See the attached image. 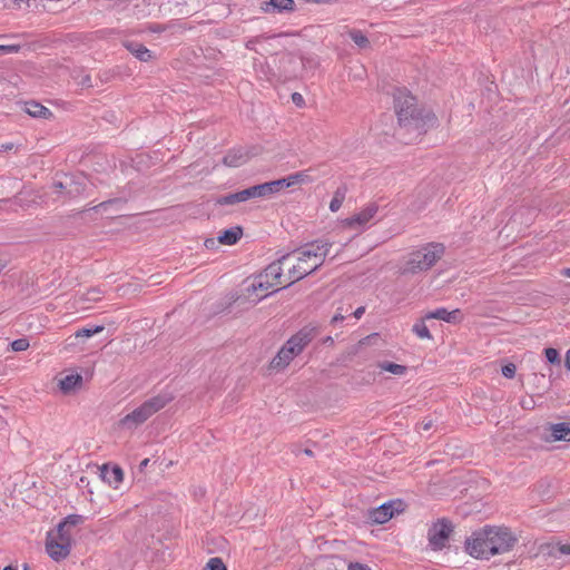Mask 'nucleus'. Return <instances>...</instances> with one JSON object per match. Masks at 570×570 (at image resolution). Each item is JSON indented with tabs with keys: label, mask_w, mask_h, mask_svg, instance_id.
Instances as JSON below:
<instances>
[{
	"label": "nucleus",
	"mask_w": 570,
	"mask_h": 570,
	"mask_svg": "<svg viewBox=\"0 0 570 570\" xmlns=\"http://www.w3.org/2000/svg\"><path fill=\"white\" fill-rule=\"evenodd\" d=\"M332 246L333 243L320 239L283 255L281 262L285 265L288 285L318 269L324 264Z\"/></svg>",
	"instance_id": "1"
},
{
	"label": "nucleus",
	"mask_w": 570,
	"mask_h": 570,
	"mask_svg": "<svg viewBox=\"0 0 570 570\" xmlns=\"http://www.w3.org/2000/svg\"><path fill=\"white\" fill-rule=\"evenodd\" d=\"M394 107L400 125L397 136L401 139H405L403 131L413 134L416 138L435 124L434 115L429 110L419 108L416 99L405 90L399 89L396 91Z\"/></svg>",
	"instance_id": "2"
},
{
	"label": "nucleus",
	"mask_w": 570,
	"mask_h": 570,
	"mask_svg": "<svg viewBox=\"0 0 570 570\" xmlns=\"http://www.w3.org/2000/svg\"><path fill=\"white\" fill-rule=\"evenodd\" d=\"M315 335V327H303L299 332L293 335L279 350L277 355L272 360L271 367L274 370L285 368L291 363V361L304 350V347L314 338Z\"/></svg>",
	"instance_id": "3"
},
{
	"label": "nucleus",
	"mask_w": 570,
	"mask_h": 570,
	"mask_svg": "<svg viewBox=\"0 0 570 570\" xmlns=\"http://www.w3.org/2000/svg\"><path fill=\"white\" fill-rule=\"evenodd\" d=\"M444 254V246L440 243H430L410 254L402 274H417L429 271L441 259Z\"/></svg>",
	"instance_id": "4"
},
{
	"label": "nucleus",
	"mask_w": 570,
	"mask_h": 570,
	"mask_svg": "<svg viewBox=\"0 0 570 570\" xmlns=\"http://www.w3.org/2000/svg\"><path fill=\"white\" fill-rule=\"evenodd\" d=\"M171 401V396L169 395H157L139 407L134 410L131 413L127 414L121 421V425L126 428H135L141 423H144L148 417H150L154 413L163 409L168 402Z\"/></svg>",
	"instance_id": "5"
},
{
	"label": "nucleus",
	"mask_w": 570,
	"mask_h": 570,
	"mask_svg": "<svg viewBox=\"0 0 570 570\" xmlns=\"http://www.w3.org/2000/svg\"><path fill=\"white\" fill-rule=\"evenodd\" d=\"M72 542L73 533L62 532L59 528H56L47 534L46 550L51 559L60 561L70 554Z\"/></svg>",
	"instance_id": "6"
},
{
	"label": "nucleus",
	"mask_w": 570,
	"mask_h": 570,
	"mask_svg": "<svg viewBox=\"0 0 570 570\" xmlns=\"http://www.w3.org/2000/svg\"><path fill=\"white\" fill-rule=\"evenodd\" d=\"M488 529V543L491 546V556L509 551L515 539L508 529L502 528H487Z\"/></svg>",
	"instance_id": "7"
},
{
	"label": "nucleus",
	"mask_w": 570,
	"mask_h": 570,
	"mask_svg": "<svg viewBox=\"0 0 570 570\" xmlns=\"http://www.w3.org/2000/svg\"><path fill=\"white\" fill-rule=\"evenodd\" d=\"M453 532L452 522L448 519H440L429 529L428 538L433 550H442Z\"/></svg>",
	"instance_id": "8"
},
{
	"label": "nucleus",
	"mask_w": 570,
	"mask_h": 570,
	"mask_svg": "<svg viewBox=\"0 0 570 570\" xmlns=\"http://www.w3.org/2000/svg\"><path fill=\"white\" fill-rule=\"evenodd\" d=\"M488 529L474 532L472 538L465 542L468 553L474 558L489 559L491 557V546L488 543Z\"/></svg>",
	"instance_id": "9"
},
{
	"label": "nucleus",
	"mask_w": 570,
	"mask_h": 570,
	"mask_svg": "<svg viewBox=\"0 0 570 570\" xmlns=\"http://www.w3.org/2000/svg\"><path fill=\"white\" fill-rule=\"evenodd\" d=\"M405 504L402 500H392L383 503L376 509L368 511V518L373 523L383 524L392 519L395 514L403 512Z\"/></svg>",
	"instance_id": "10"
},
{
	"label": "nucleus",
	"mask_w": 570,
	"mask_h": 570,
	"mask_svg": "<svg viewBox=\"0 0 570 570\" xmlns=\"http://www.w3.org/2000/svg\"><path fill=\"white\" fill-rule=\"evenodd\" d=\"M377 213V206L370 205L354 216L346 218L344 225L350 228L365 226Z\"/></svg>",
	"instance_id": "11"
},
{
	"label": "nucleus",
	"mask_w": 570,
	"mask_h": 570,
	"mask_svg": "<svg viewBox=\"0 0 570 570\" xmlns=\"http://www.w3.org/2000/svg\"><path fill=\"white\" fill-rule=\"evenodd\" d=\"M283 267H285L284 263L281 262V258L277 259L276 262H273L272 264H269L265 271L263 273H261V275L271 281L272 283H275V285L277 284H282L283 281H282V277H286L285 274H283ZM285 281H288L287 278H285Z\"/></svg>",
	"instance_id": "12"
},
{
	"label": "nucleus",
	"mask_w": 570,
	"mask_h": 570,
	"mask_svg": "<svg viewBox=\"0 0 570 570\" xmlns=\"http://www.w3.org/2000/svg\"><path fill=\"white\" fill-rule=\"evenodd\" d=\"M86 189V177L83 175H75L67 178L66 195L69 198L81 195Z\"/></svg>",
	"instance_id": "13"
},
{
	"label": "nucleus",
	"mask_w": 570,
	"mask_h": 570,
	"mask_svg": "<svg viewBox=\"0 0 570 570\" xmlns=\"http://www.w3.org/2000/svg\"><path fill=\"white\" fill-rule=\"evenodd\" d=\"M101 476L109 485L117 488L124 479V472L118 465L109 466L105 464L101 469Z\"/></svg>",
	"instance_id": "14"
},
{
	"label": "nucleus",
	"mask_w": 570,
	"mask_h": 570,
	"mask_svg": "<svg viewBox=\"0 0 570 570\" xmlns=\"http://www.w3.org/2000/svg\"><path fill=\"white\" fill-rule=\"evenodd\" d=\"M295 8L294 0H269L268 2H264L262 9L265 12H284V11H293Z\"/></svg>",
	"instance_id": "15"
},
{
	"label": "nucleus",
	"mask_w": 570,
	"mask_h": 570,
	"mask_svg": "<svg viewBox=\"0 0 570 570\" xmlns=\"http://www.w3.org/2000/svg\"><path fill=\"white\" fill-rule=\"evenodd\" d=\"M23 110L33 118L49 119L52 117V112L47 107L33 100L24 102Z\"/></svg>",
	"instance_id": "16"
},
{
	"label": "nucleus",
	"mask_w": 570,
	"mask_h": 570,
	"mask_svg": "<svg viewBox=\"0 0 570 570\" xmlns=\"http://www.w3.org/2000/svg\"><path fill=\"white\" fill-rule=\"evenodd\" d=\"M249 155L244 149H233L223 159L224 164L228 167H238L247 163Z\"/></svg>",
	"instance_id": "17"
},
{
	"label": "nucleus",
	"mask_w": 570,
	"mask_h": 570,
	"mask_svg": "<svg viewBox=\"0 0 570 570\" xmlns=\"http://www.w3.org/2000/svg\"><path fill=\"white\" fill-rule=\"evenodd\" d=\"M248 199H250V193H249L248 188H246V189H243V190L234 193V194L220 196L217 198L216 203L218 205L232 206V205H236V204L246 202Z\"/></svg>",
	"instance_id": "18"
},
{
	"label": "nucleus",
	"mask_w": 570,
	"mask_h": 570,
	"mask_svg": "<svg viewBox=\"0 0 570 570\" xmlns=\"http://www.w3.org/2000/svg\"><path fill=\"white\" fill-rule=\"evenodd\" d=\"M82 383V376L79 374H69L59 380V387L65 393L68 394L76 390L77 386H80Z\"/></svg>",
	"instance_id": "19"
},
{
	"label": "nucleus",
	"mask_w": 570,
	"mask_h": 570,
	"mask_svg": "<svg viewBox=\"0 0 570 570\" xmlns=\"http://www.w3.org/2000/svg\"><path fill=\"white\" fill-rule=\"evenodd\" d=\"M243 229L239 226L233 227L230 229L224 230L218 236V242L224 245H234L242 237Z\"/></svg>",
	"instance_id": "20"
},
{
	"label": "nucleus",
	"mask_w": 570,
	"mask_h": 570,
	"mask_svg": "<svg viewBox=\"0 0 570 570\" xmlns=\"http://www.w3.org/2000/svg\"><path fill=\"white\" fill-rule=\"evenodd\" d=\"M125 47L140 61H148L151 58V52L139 42H126Z\"/></svg>",
	"instance_id": "21"
},
{
	"label": "nucleus",
	"mask_w": 570,
	"mask_h": 570,
	"mask_svg": "<svg viewBox=\"0 0 570 570\" xmlns=\"http://www.w3.org/2000/svg\"><path fill=\"white\" fill-rule=\"evenodd\" d=\"M85 521V518L82 515H79V514H70L68 515L67 518L63 519V521H61L57 528L60 529V531H66V532H71L73 533V529L83 523Z\"/></svg>",
	"instance_id": "22"
},
{
	"label": "nucleus",
	"mask_w": 570,
	"mask_h": 570,
	"mask_svg": "<svg viewBox=\"0 0 570 570\" xmlns=\"http://www.w3.org/2000/svg\"><path fill=\"white\" fill-rule=\"evenodd\" d=\"M554 441H570V424L558 423L550 428Z\"/></svg>",
	"instance_id": "23"
},
{
	"label": "nucleus",
	"mask_w": 570,
	"mask_h": 570,
	"mask_svg": "<svg viewBox=\"0 0 570 570\" xmlns=\"http://www.w3.org/2000/svg\"><path fill=\"white\" fill-rule=\"evenodd\" d=\"M250 198H263L275 194L271 181L255 185L248 188Z\"/></svg>",
	"instance_id": "24"
},
{
	"label": "nucleus",
	"mask_w": 570,
	"mask_h": 570,
	"mask_svg": "<svg viewBox=\"0 0 570 570\" xmlns=\"http://www.w3.org/2000/svg\"><path fill=\"white\" fill-rule=\"evenodd\" d=\"M275 283H272L271 281L264 278L261 274L257 275L253 283L246 288V292L248 295H252L256 293L257 291H267L268 288L273 287Z\"/></svg>",
	"instance_id": "25"
},
{
	"label": "nucleus",
	"mask_w": 570,
	"mask_h": 570,
	"mask_svg": "<svg viewBox=\"0 0 570 570\" xmlns=\"http://www.w3.org/2000/svg\"><path fill=\"white\" fill-rule=\"evenodd\" d=\"M377 367H380L382 371L390 372L397 376H403L407 371L406 366L387 361L379 362Z\"/></svg>",
	"instance_id": "26"
},
{
	"label": "nucleus",
	"mask_w": 570,
	"mask_h": 570,
	"mask_svg": "<svg viewBox=\"0 0 570 570\" xmlns=\"http://www.w3.org/2000/svg\"><path fill=\"white\" fill-rule=\"evenodd\" d=\"M346 191H347V189L344 186L343 187H338L336 189V191L334 193L333 199L330 203L331 212L335 213V212H337L341 208V206H342V204H343V202L345 199Z\"/></svg>",
	"instance_id": "27"
},
{
	"label": "nucleus",
	"mask_w": 570,
	"mask_h": 570,
	"mask_svg": "<svg viewBox=\"0 0 570 570\" xmlns=\"http://www.w3.org/2000/svg\"><path fill=\"white\" fill-rule=\"evenodd\" d=\"M286 180L288 183V187H291L296 184H303V183L311 181V178L307 175V171H298V173L287 176Z\"/></svg>",
	"instance_id": "28"
},
{
	"label": "nucleus",
	"mask_w": 570,
	"mask_h": 570,
	"mask_svg": "<svg viewBox=\"0 0 570 570\" xmlns=\"http://www.w3.org/2000/svg\"><path fill=\"white\" fill-rule=\"evenodd\" d=\"M350 37L360 48L365 49L370 46L367 37L363 35L360 30L350 31Z\"/></svg>",
	"instance_id": "29"
},
{
	"label": "nucleus",
	"mask_w": 570,
	"mask_h": 570,
	"mask_svg": "<svg viewBox=\"0 0 570 570\" xmlns=\"http://www.w3.org/2000/svg\"><path fill=\"white\" fill-rule=\"evenodd\" d=\"M412 331L420 337V338H431V333L429 328L426 327L424 321L416 322L413 325Z\"/></svg>",
	"instance_id": "30"
},
{
	"label": "nucleus",
	"mask_w": 570,
	"mask_h": 570,
	"mask_svg": "<svg viewBox=\"0 0 570 570\" xmlns=\"http://www.w3.org/2000/svg\"><path fill=\"white\" fill-rule=\"evenodd\" d=\"M104 331V326H95L91 328H81L78 332H76L73 338L77 340L79 337H91L92 335L100 333Z\"/></svg>",
	"instance_id": "31"
},
{
	"label": "nucleus",
	"mask_w": 570,
	"mask_h": 570,
	"mask_svg": "<svg viewBox=\"0 0 570 570\" xmlns=\"http://www.w3.org/2000/svg\"><path fill=\"white\" fill-rule=\"evenodd\" d=\"M446 316H449V311H446L445 308H438V309H435L433 312H429L424 316V320L435 318V320L446 321Z\"/></svg>",
	"instance_id": "32"
},
{
	"label": "nucleus",
	"mask_w": 570,
	"mask_h": 570,
	"mask_svg": "<svg viewBox=\"0 0 570 570\" xmlns=\"http://www.w3.org/2000/svg\"><path fill=\"white\" fill-rule=\"evenodd\" d=\"M205 570H227L220 558H212L207 562Z\"/></svg>",
	"instance_id": "33"
},
{
	"label": "nucleus",
	"mask_w": 570,
	"mask_h": 570,
	"mask_svg": "<svg viewBox=\"0 0 570 570\" xmlns=\"http://www.w3.org/2000/svg\"><path fill=\"white\" fill-rule=\"evenodd\" d=\"M544 354H546L548 362H550L551 364H560L561 360H560L559 353L556 348L548 347L544 350Z\"/></svg>",
	"instance_id": "34"
},
{
	"label": "nucleus",
	"mask_w": 570,
	"mask_h": 570,
	"mask_svg": "<svg viewBox=\"0 0 570 570\" xmlns=\"http://www.w3.org/2000/svg\"><path fill=\"white\" fill-rule=\"evenodd\" d=\"M29 341L27 338H18L11 343V350L14 352H22L29 347Z\"/></svg>",
	"instance_id": "35"
},
{
	"label": "nucleus",
	"mask_w": 570,
	"mask_h": 570,
	"mask_svg": "<svg viewBox=\"0 0 570 570\" xmlns=\"http://www.w3.org/2000/svg\"><path fill=\"white\" fill-rule=\"evenodd\" d=\"M125 202H126L125 198H114V199H109V200H106V202H102V203L98 204L92 209H95V210L106 209L110 205H121Z\"/></svg>",
	"instance_id": "36"
},
{
	"label": "nucleus",
	"mask_w": 570,
	"mask_h": 570,
	"mask_svg": "<svg viewBox=\"0 0 570 570\" xmlns=\"http://www.w3.org/2000/svg\"><path fill=\"white\" fill-rule=\"evenodd\" d=\"M100 298V291L97 289V288H92L90 291H88L82 297L81 299L82 301H86V302H96Z\"/></svg>",
	"instance_id": "37"
},
{
	"label": "nucleus",
	"mask_w": 570,
	"mask_h": 570,
	"mask_svg": "<svg viewBox=\"0 0 570 570\" xmlns=\"http://www.w3.org/2000/svg\"><path fill=\"white\" fill-rule=\"evenodd\" d=\"M517 367L514 364L509 363L502 367V374L507 379H512L515 375Z\"/></svg>",
	"instance_id": "38"
},
{
	"label": "nucleus",
	"mask_w": 570,
	"mask_h": 570,
	"mask_svg": "<svg viewBox=\"0 0 570 570\" xmlns=\"http://www.w3.org/2000/svg\"><path fill=\"white\" fill-rule=\"evenodd\" d=\"M271 184H272L273 189H274L275 193H278L282 188H287L288 187V183L286 180V177L277 179V180H273V181H271Z\"/></svg>",
	"instance_id": "39"
},
{
	"label": "nucleus",
	"mask_w": 570,
	"mask_h": 570,
	"mask_svg": "<svg viewBox=\"0 0 570 570\" xmlns=\"http://www.w3.org/2000/svg\"><path fill=\"white\" fill-rule=\"evenodd\" d=\"M460 321V311L459 309H454V311H451L449 312V316H446V321L448 323H456Z\"/></svg>",
	"instance_id": "40"
},
{
	"label": "nucleus",
	"mask_w": 570,
	"mask_h": 570,
	"mask_svg": "<svg viewBox=\"0 0 570 570\" xmlns=\"http://www.w3.org/2000/svg\"><path fill=\"white\" fill-rule=\"evenodd\" d=\"M79 85H80L81 87H86V88L91 87V86H92V83H91V77H90L89 75H83V76H81V77H80V79H79Z\"/></svg>",
	"instance_id": "41"
},
{
	"label": "nucleus",
	"mask_w": 570,
	"mask_h": 570,
	"mask_svg": "<svg viewBox=\"0 0 570 570\" xmlns=\"http://www.w3.org/2000/svg\"><path fill=\"white\" fill-rule=\"evenodd\" d=\"M66 186H67V180L66 181H56V183H53L52 188L57 193H65L66 194Z\"/></svg>",
	"instance_id": "42"
},
{
	"label": "nucleus",
	"mask_w": 570,
	"mask_h": 570,
	"mask_svg": "<svg viewBox=\"0 0 570 570\" xmlns=\"http://www.w3.org/2000/svg\"><path fill=\"white\" fill-rule=\"evenodd\" d=\"M0 50L7 53H13L19 51V46L11 45V46H0Z\"/></svg>",
	"instance_id": "43"
},
{
	"label": "nucleus",
	"mask_w": 570,
	"mask_h": 570,
	"mask_svg": "<svg viewBox=\"0 0 570 570\" xmlns=\"http://www.w3.org/2000/svg\"><path fill=\"white\" fill-rule=\"evenodd\" d=\"M292 100L297 106H302L304 104L303 96L301 94H298V92H294L292 95Z\"/></svg>",
	"instance_id": "44"
},
{
	"label": "nucleus",
	"mask_w": 570,
	"mask_h": 570,
	"mask_svg": "<svg viewBox=\"0 0 570 570\" xmlns=\"http://www.w3.org/2000/svg\"><path fill=\"white\" fill-rule=\"evenodd\" d=\"M344 318L345 314L341 311V308H338L335 315L332 317V323L342 322Z\"/></svg>",
	"instance_id": "45"
},
{
	"label": "nucleus",
	"mask_w": 570,
	"mask_h": 570,
	"mask_svg": "<svg viewBox=\"0 0 570 570\" xmlns=\"http://www.w3.org/2000/svg\"><path fill=\"white\" fill-rule=\"evenodd\" d=\"M348 570H371L368 567L361 563H351Z\"/></svg>",
	"instance_id": "46"
},
{
	"label": "nucleus",
	"mask_w": 570,
	"mask_h": 570,
	"mask_svg": "<svg viewBox=\"0 0 570 570\" xmlns=\"http://www.w3.org/2000/svg\"><path fill=\"white\" fill-rule=\"evenodd\" d=\"M558 550L562 554H570V543L559 546Z\"/></svg>",
	"instance_id": "47"
},
{
	"label": "nucleus",
	"mask_w": 570,
	"mask_h": 570,
	"mask_svg": "<svg viewBox=\"0 0 570 570\" xmlns=\"http://www.w3.org/2000/svg\"><path fill=\"white\" fill-rule=\"evenodd\" d=\"M377 334H373V335H368L366 336L365 338L361 340L360 341V345H363V344H370V342L373 340V338H376Z\"/></svg>",
	"instance_id": "48"
},
{
	"label": "nucleus",
	"mask_w": 570,
	"mask_h": 570,
	"mask_svg": "<svg viewBox=\"0 0 570 570\" xmlns=\"http://www.w3.org/2000/svg\"><path fill=\"white\" fill-rule=\"evenodd\" d=\"M257 42H258V38L250 39V40L247 41L246 48L249 49V50H254L255 49L254 45L257 43Z\"/></svg>",
	"instance_id": "49"
},
{
	"label": "nucleus",
	"mask_w": 570,
	"mask_h": 570,
	"mask_svg": "<svg viewBox=\"0 0 570 570\" xmlns=\"http://www.w3.org/2000/svg\"><path fill=\"white\" fill-rule=\"evenodd\" d=\"M365 312V308L363 306L358 307L354 313L353 315L355 316V318H360Z\"/></svg>",
	"instance_id": "50"
},
{
	"label": "nucleus",
	"mask_w": 570,
	"mask_h": 570,
	"mask_svg": "<svg viewBox=\"0 0 570 570\" xmlns=\"http://www.w3.org/2000/svg\"><path fill=\"white\" fill-rule=\"evenodd\" d=\"M564 365H566L567 370L570 371V350H568L566 353Z\"/></svg>",
	"instance_id": "51"
},
{
	"label": "nucleus",
	"mask_w": 570,
	"mask_h": 570,
	"mask_svg": "<svg viewBox=\"0 0 570 570\" xmlns=\"http://www.w3.org/2000/svg\"><path fill=\"white\" fill-rule=\"evenodd\" d=\"M149 463V459H145L139 464V471L142 472Z\"/></svg>",
	"instance_id": "52"
},
{
	"label": "nucleus",
	"mask_w": 570,
	"mask_h": 570,
	"mask_svg": "<svg viewBox=\"0 0 570 570\" xmlns=\"http://www.w3.org/2000/svg\"><path fill=\"white\" fill-rule=\"evenodd\" d=\"M205 246H206L207 248H212V247H214V246H215V239H213V238H208V239H206V240H205Z\"/></svg>",
	"instance_id": "53"
},
{
	"label": "nucleus",
	"mask_w": 570,
	"mask_h": 570,
	"mask_svg": "<svg viewBox=\"0 0 570 570\" xmlns=\"http://www.w3.org/2000/svg\"><path fill=\"white\" fill-rule=\"evenodd\" d=\"M432 428V421L430 420L429 422H424L423 423V430L424 431H428Z\"/></svg>",
	"instance_id": "54"
},
{
	"label": "nucleus",
	"mask_w": 570,
	"mask_h": 570,
	"mask_svg": "<svg viewBox=\"0 0 570 570\" xmlns=\"http://www.w3.org/2000/svg\"><path fill=\"white\" fill-rule=\"evenodd\" d=\"M561 274L566 277H569L570 278V268H564L562 269Z\"/></svg>",
	"instance_id": "55"
},
{
	"label": "nucleus",
	"mask_w": 570,
	"mask_h": 570,
	"mask_svg": "<svg viewBox=\"0 0 570 570\" xmlns=\"http://www.w3.org/2000/svg\"><path fill=\"white\" fill-rule=\"evenodd\" d=\"M13 2L17 4H21V3H27L28 0H13Z\"/></svg>",
	"instance_id": "56"
},
{
	"label": "nucleus",
	"mask_w": 570,
	"mask_h": 570,
	"mask_svg": "<svg viewBox=\"0 0 570 570\" xmlns=\"http://www.w3.org/2000/svg\"><path fill=\"white\" fill-rule=\"evenodd\" d=\"M304 453H305L306 455H309V456L313 454V452H312L309 449H305V450H304Z\"/></svg>",
	"instance_id": "57"
},
{
	"label": "nucleus",
	"mask_w": 570,
	"mask_h": 570,
	"mask_svg": "<svg viewBox=\"0 0 570 570\" xmlns=\"http://www.w3.org/2000/svg\"><path fill=\"white\" fill-rule=\"evenodd\" d=\"M3 148L11 149L12 148V144L6 145V146H3Z\"/></svg>",
	"instance_id": "58"
},
{
	"label": "nucleus",
	"mask_w": 570,
	"mask_h": 570,
	"mask_svg": "<svg viewBox=\"0 0 570 570\" xmlns=\"http://www.w3.org/2000/svg\"><path fill=\"white\" fill-rule=\"evenodd\" d=\"M3 570H16L14 568H12L11 566H8L6 567Z\"/></svg>",
	"instance_id": "59"
}]
</instances>
